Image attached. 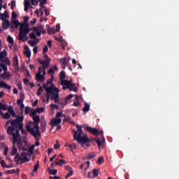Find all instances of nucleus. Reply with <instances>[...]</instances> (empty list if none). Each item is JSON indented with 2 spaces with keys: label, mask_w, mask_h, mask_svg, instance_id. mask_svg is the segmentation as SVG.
Returning <instances> with one entry per match:
<instances>
[{
  "label": "nucleus",
  "mask_w": 179,
  "mask_h": 179,
  "mask_svg": "<svg viewBox=\"0 0 179 179\" xmlns=\"http://www.w3.org/2000/svg\"><path fill=\"white\" fill-rule=\"evenodd\" d=\"M24 115H21L20 116L17 115L16 116V119H11L10 126L7 129L8 135H12L13 141L17 142L19 138H20V131H21L22 134L25 135L27 134V131L24 129Z\"/></svg>",
  "instance_id": "obj_1"
},
{
  "label": "nucleus",
  "mask_w": 179,
  "mask_h": 179,
  "mask_svg": "<svg viewBox=\"0 0 179 179\" xmlns=\"http://www.w3.org/2000/svg\"><path fill=\"white\" fill-rule=\"evenodd\" d=\"M40 116L37 113L34 117V122H30L27 125V132H30L31 135L34 136L35 138H37L38 136H41L40 132Z\"/></svg>",
  "instance_id": "obj_2"
},
{
  "label": "nucleus",
  "mask_w": 179,
  "mask_h": 179,
  "mask_svg": "<svg viewBox=\"0 0 179 179\" xmlns=\"http://www.w3.org/2000/svg\"><path fill=\"white\" fill-rule=\"evenodd\" d=\"M76 128L78 131L73 129L74 141H77L78 143H87L90 142L87 135H83V136H82L83 134L82 127H80V125H76Z\"/></svg>",
  "instance_id": "obj_3"
},
{
  "label": "nucleus",
  "mask_w": 179,
  "mask_h": 179,
  "mask_svg": "<svg viewBox=\"0 0 179 179\" xmlns=\"http://www.w3.org/2000/svg\"><path fill=\"white\" fill-rule=\"evenodd\" d=\"M19 29L20 32L18 39L20 41H22V43H25V41L29 39V36H27V32L25 29L24 22L22 24H20Z\"/></svg>",
  "instance_id": "obj_4"
},
{
  "label": "nucleus",
  "mask_w": 179,
  "mask_h": 179,
  "mask_svg": "<svg viewBox=\"0 0 179 179\" xmlns=\"http://www.w3.org/2000/svg\"><path fill=\"white\" fill-rule=\"evenodd\" d=\"M62 85H63V90L69 89V91H73L74 92L78 91L76 84H72V81H62Z\"/></svg>",
  "instance_id": "obj_5"
},
{
  "label": "nucleus",
  "mask_w": 179,
  "mask_h": 179,
  "mask_svg": "<svg viewBox=\"0 0 179 179\" xmlns=\"http://www.w3.org/2000/svg\"><path fill=\"white\" fill-rule=\"evenodd\" d=\"M6 110V109H8L7 104H3L2 102H0V115L3 117V120H10L11 115H10L8 110V112H6V113H3L1 110Z\"/></svg>",
  "instance_id": "obj_6"
},
{
  "label": "nucleus",
  "mask_w": 179,
  "mask_h": 179,
  "mask_svg": "<svg viewBox=\"0 0 179 179\" xmlns=\"http://www.w3.org/2000/svg\"><path fill=\"white\" fill-rule=\"evenodd\" d=\"M61 116H62V112H57L56 117H53L52 119H51L50 125L52 127H55L56 125H57L58 127V124H61L62 122Z\"/></svg>",
  "instance_id": "obj_7"
},
{
  "label": "nucleus",
  "mask_w": 179,
  "mask_h": 179,
  "mask_svg": "<svg viewBox=\"0 0 179 179\" xmlns=\"http://www.w3.org/2000/svg\"><path fill=\"white\" fill-rule=\"evenodd\" d=\"M38 62L42 65V71L43 72V76H45L46 75V68H48L51 62L50 58H48V59H44L42 61V59H40V58L38 59Z\"/></svg>",
  "instance_id": "obj_8"
},
{
  "label": "nucleus",
  "mask_w": 179,
  "mask_h": 179,
  "mask_svg": "<svg viewBox=\"0 0 179 179\" xmlns=\"http://www.w3.org/2000/svg\"><path fill=\"white\" fill-rule=\"evenodd\" d=\"M59 90H58V88L52 85V96H51L52 101H55V103H58L59 101Z\"/></svg>",
  "instance_id": "obj_9"
},
{
  "label": "nucleus",
  "mask_w": 179,
  "mask_h": 179,
  "mask_svg": "<svg viewBox=\"0 0 179 179\" xmlns=\"http://www.w3.org/2000/svg\"><path fill=\"white\" fill-rule=\"evenodd\" d=\"M42 71H43V66H39L38 71L35 77L36 80H38V82H44V80H45V78L43 75H43L41 74Z\"/></svg>",
  "instance_id": "obj_10"
},
{
  "label": "nucleus",
  "mask_w": 179,
  "mask_h": 179,
  "mask_svg": "<svg viewBox=\"0 0 179 179\" xmlns=\"http://www.w3.org/2000/svg\"><path fill=\"white\" fill-rule=\"evenodd\" d=\"M28 155L27 152H24L23 150L21 153V157L19 158V159L21 161V164H24V162H29L31 158H28Z\"/></svg>",
  "instance_id": "obj_11"
},
{
  "label": "nucleus",
  "mask_w": 179,
  "mask_h": 179,
  "mask_svg": "<svg viewBox=\"0 0 179 179\" xmlns=\"http://www.w3.org/2000/svg\"><path fill=\"white\" fill-rule=\"evenodd\" d=\"M45 91L46 92V102H48V103L50 102V98L51 96H52V85H50L49 87V88H48L47 87H45Z\"/></svg>",
  "instance_id": "obj_12"
},
{
  "label": "nucleus",
  "mask_w": 179,
  "mask_h": 179,
  "mask_svg": "<svg viewBox=\"0 0 179 179\" xmlns=\"http://www.w3.org/2000/svg\"><path fill=\"white\" fill-rule=\"evenodd\" d=\"M85 129L88 132L93 134V135H103V131H101V132H99V131H98L96 128H92V127H86Z\"/></svg>",
  "instance_id": "obj_13"
},
{
  "label": "nucleus",
  "mask_w": 179,
  "mask_h": 179,
  "mask_svg": "<svg viewBox=\"0 0 179 179\" xmlns=\"http://www.w3.org/2000/svg\"><path fill=\"white\" fill-rule=\"evenodd\" d=\"M29 17L28 16L25 15V17H24L23 24L27 35L31 31L29 27Z\"/></svg>",
  "instance_id": "obj_14"
},
{
  "label": "nucleus",
  "mask_w": 179,
  "mask_h": 179,
  "mask_svg": "<svg viewBox=\"0 0 179 179\" xmlns=\"http://www.w3.org/2000/svg\"><path fill=\"white\" fill-rule=\"evenodd\" d=\"M13 66L16 71H19V61L17 55H15L13 59Z\"/></svg>",
  "instance_id": "obj_15"
},
{
  "label": "nucleus",
  "mask_w": 179,
  "mask_h": 179,
  "mask_svg": "<svg viewBox=\"0 0 179 179\" xmlns=\"http://www.w3.org/2000/svg\"><path fill=\"white\" fill-rule=\"evenodd\" d=\"M57 69H58V66H57V65H54L53 67L51 66V68H50V69H48V73L52 74L50 78V79H52V82L54 79V73H55V71H57Z\"/></svg>",
  "instance_id": "obj_16"
},
{
  "label": "nucleus",
  "mask_w": 179,
  "mask_h": 179,
  "mask_svg": "<svg viewBox=\"0 0 179 179\" xmlns=\"http://www.w3.org/2000/svg\"><path fill=\"white\" fill-rule=\"evenodd\" d=\"M46 27H47V31L49 33L52 32L54 34L55 32H58L59 31H60V24H57L56 31H55V29H52V28H51V27H50V25H46Z\"/></svg>",
  "instance_id": "obj_17"
},
{
  "label": "nucleus",
  "mask_w": 179,
  "mask_h": 179,
  "mask_svg": "<svg viewBox=\"0 0 179 179\" xmlns=\"http://www.w3.org/2000/svg\"><path fill=\"white\" fill-rule=\"evenodd\" d=\"M66 171H68L69 173L66 175L65 178L66 179H68V178H70V176H72L73 175V171L72 170V168L68 165L67 166H65Z\"/></svg>",
  "instance_id": "obj_18"
},
{
  "label": "nucleus",
  "mask_w": 179,
  "mask_h": 179,
  "mask_svg": "<svg viewBox=\"0 0 179 179\" xmlns=\"http://www.w3.org/2000/svg\"><path fill=\"white\" fill-rule=\"evenodd\" d=\"M1 66L2 67V69L4 71V72L3 73H1L0 76H1V78L5 79L6 71H8V66H6V64L5 62L4 64H1Z\"/></svg>",
  "instance_id": "obj_19"
},
{
  "label": "nucleus",
  "mask_w": 179,
  "mask_h": 179,
  "mask_svg": "<svg viewBox=\"0 0 179 179\" xmlns=\"http://www.w3.org/2000/svg\"><path fill=\"white\" fill-rule=\"evenodd\" d=\"M20 22L17 21V18L15 20H12V24L10 25V28L14 29L15 27V28H18L19 25H20Z\"/></svg>",
  "instance_id": "obj_20"
},
{
  "label": "nucleus",
  "mask_w": 179,
  "mask_h": 179,
  "mask_svg": "<svg viewBox=\"0 0 179 179\" xmlns=\"http://www.w3.org/2000/svg\"><path fill=\"white\" fill-rule=\"evenodd\" d=\"M24 11H25L26 13L28 12L29 8H31V2H30V1H29V0H26V1L24 2Z\"/></svg>",
  "instance_id": "obj_21"
},
{
  "label": "nucleus",
  "mask_w": 179,
  "mask_h": 179,
  "mask_svg": "<svg viewBox=\"0 0 179 179\" xmlns=\"http://www.w3.org/2000/svg\"><path fill=\"white\" fill-rule=\"evenodd\" d=\"M0 17L3 22L6 20V18H9V13L8 11H4L3 14H0Z\"/></svg>",
  "instance_id": "obj_22"
},
{
  "label": "nucleus",
  "mask_w": 179,
  "mask_h": 179,
  "mask_svg": "<svg viewBox=\"0 0 179 179\" xmlns=\"http://www.w3.org/2000/svg\"><path fill=\"white\" fill-rule=\"evenodd\" d=\"M2 27H3V29H8V28H9V27H10L9 20H6V18L4 22H2Z\"/></svg>",
  "instance_id": "obj_23"
},
{
  "label": "nucleus",
  "mask_w": 179,
  "mask_h": 179,
  "mask_svg": "<svg viewBox=\"0 0 179 179\" xmlns=\"http://www.w3.org/2000/svg\"><path fill=\"white\" fill-rule=\"evenodd\" d=\"M20 99L17 100V105H20L21 106L22 102H24V94H23L22 92H20Z\"/></svg>",
  "instance_id": "obj_24"
},
{
  "label": "nucleus",
  "mask_w": 179,
  "mask_h": 179,
  "mask_svg": "<svg viewBox=\"0 0 179 179\" xmlns=\"http://www.w3.org/2000/svg\"><path fill=\"white\" fill-rule=\"evenodd\" d=\"M25 52H24V54H25V55H27V58H30L31 56V52L28 47V45H25Z\"/></svg>",
  "instance_id": "obj_25"
},
{
  "label": "nucleus",
  "mask_w": 179,
  "mask_h": 179,
  "mask_svg": "<svg viewBox=\"0 0 179 179\" xmlns=\"http://www.w3.org/2000/svg\"><path fill=\"white\" fill-rule=\"evenodd\" d=\"M8 110L9 115H11L12 116H16V113L12 106H8Z\"/></svg>",
  "instance_id": "obj_26"
},
{
  "label": "nucleus",
  "mask_w": 179,
  "mask_h": 179,
  "mask_svg": "<svg viewBox=\"0 0 179 179\" xmlns=\"http://www.w3.org/2000/svg\"><path fill=\"white\" fill-rule=\"evenodd\" d=\"M59 62L62 66L64 65H69V61L66 59V58H61Z\"/></svg>",
  "instance_id": "obj_27"
},
{
  "label": "nucleus",
  "mask_w": 179,
  "mask_h": 179,
  "mask_svg": "<svg viewBox=\"0 0 179 179\" xmlns=\"http://www.w3.org/2000/svg\"><path fill=\"white\" fill-rule=\"evenodd\" d=\"M34 149H35V145H31L28 148V155H33V153H34Z\"/></svg>",
  "instance_id": "obj_28"
},
{
  "label": "nucleus",
  "mask_w": 179,
  "mask_h": 179,
  "mask_svg": "<svg viewBox=\"0 0 179 179\" xmlns=\"http://www.w3.org/2000/svg\"><path fill=\"white\" fill-rule=\"evenodd\" d=\"M49 85H52V80H51V78H50V80H47V82H46V83L45 84H43V88H44V90H45V87H46L47 88H50V87H49Z\"/></svg>",
  "instance_id": "obj_29"
},
{
  "label": "nucleus",
  "mask_w": 179,
  "mask_h": 179,
  "mask_svg": "<svg viewBox=\"0 0 179 179\" xmlns=\"http://www.w3.org/2000/svg\"><path fill=\"white\" fill-rule=\"evenodd\" d=\"M90 105H89V103H87V102L85 103V106L83 108V110L85 113H87L90 110Z\"/></svg>",
  "instance_id": "obj_30"
},
{
  "label": "nucleus",
  "mask_w": 179,
  "mask_h": 179,
  "mask_svg": "<svg viewBox=\"0 0 179 179\" xmlns=\"http://www.w3.org/2000/svg\"><path fill=\"white\" fill-rule=\"evenodd\" d=\"M64 78H66V72L65 71H60V79L62 80H62H64Z\"/></svg>",
  "instance_id": "obj_31"
},
{
  "label": "nucleus",
  "mask_w": 179,
  "mask_h": 179,
  "mask_svg": "<svg viewBox=\"0 0 179 179\" xmlns=\"http://www.w3.org/2000/svg\"><path fill=\"white\" fill-rule=\"evenodd\" d=\"M4 57H7L6 50H3L1 52H0V61H2Z\"/></svg>",
  "instance_id": "obj_32"
},
{
  "label": "nucleus",
  "mask_w": 179,
  "mask_h": 179,
  "mask_svg": "<svg viewBox=\"0 0 179 179\" xmlns=\"http://www.w3.org/2000/svg\"><path fill=\"white\" fill-rule=\"evenodd\" d=\"M33 31L36 32V34L37 36H41V32L39 31L38 26V27H34Z\"/></svg>",
  "instance_id": "obj_33"
},
{
  "label": "nucleus",
  "mask_w": 179,
  "mask_h": 179,
  "mask_svg": "<svg viewBox=\"0 0 179 179\" xmlns=\"http://www.w3.org/2000/svg\"><path fill=\"white\" fill-rule=\"evenodd\" d=\"M7 41H8L9 44H12V45H13L14 39L13 36H11L10 35H8V36H7Z\"/></svg>",
  "instance_id": "obj_34"
},
{
  "label": "nucleus",
  "mask_w": 179,
  "mask_h": 179,
  "mask_svg": "<svg viewBox=\"0 0 179 179\" xmlns=\"http://www.w3.org/2000/svg\"><path fill=\"white\" fill-rule=\"evenodd\" d=\"M65 164H66V162L64 159H60L59 162H55V165H59V166H63Z\"/></svg>",
  "instance_id": "obj_35"
},
{
  "label": "nucleus",
  "mask_w": 179,
  "mask_h": 179,
  "mask_svg": "<svg viewBox=\"0 0 179 179\" xmlns=\"http://www.w3.org/2000/svg\"><path fill=\"white\" fill-rule=\"evenodd\" d=\"M96 155L94 152H90L88 153V155H87V157H88V159H92L93 157H95Z\"/></svg>",
  "instance_id": "obj_36"
},
{
  "label": "nucleus",
  "mask_w": 179,
  "mask_h": 179,
  "mask_svg": "<svg viewBox=\"0 0 179 179\" xmlns=\"http://www.w3.org/2000/svg\"><path fill=\"white\" fill-rule=\"evenodd\" d=\"M37 112V109H34V110H32V112L30 113V116L31 117L33 121H34V116H36Z\"/></svg>",
  "instance_id": "obj_37"
},
{
  "label": "nucleus",
  "mask_w": 179,
  "mask_h": 179,
  "mask_svg": "<svg viewBox=\"0 0 179 179\" xmlns=\"http://www.w3.org/2000/svg\"><path fill=\"white\" fill-rule=\"evenodd\" d=\"M41 129L42 130V132H44L45 131H46V122H41Z\"/></svg>",
  "instance_id": "obj_38"
},
{
  "label": "nucleus",
  "mask_w": 179,
  "mask_h": 179,
  "mask_svg": "<svg viewBox=\"0 0 179 179\" xmlns=\"http://www.w3.org/2000/svg\"><path fill=\"white\" fill-rule=\"evenodd\" d=\"M62 116H64V122H67L71 120L70 116H66V115H64V113H62Z\"/></svg>",
  "instance_id": "obj_39"
},
{
  "label": "nucleus",
  "mask_w": 179,
  "mask_h": 179,
  "mask_svg": "<svg viewBox=\"0 0 179 179\" xmlns=\"http://www.w3.org/2000/svg\"><path fill=\"white\" fill-rule=\"evenodd\" d=\"M43 91V87H39V88L36 92V94L38 95V96H40V95H41Z\"/></svg>",
  "instance_id": "obj_40"
},
{
  "label": "nucleus",
  "mask_w": 179,
  "mask_h": 179,
  "mask_svg": "<svg viewBox=\"0 0 179 179\" xmlns=\"http://www.w3.org/2000/svg\"><path fill=\"white\" fill-rule=\"evenodd\" d=\"M16 153H17V148H15V146H13V148L12 149L11 155H12V156H15V155H16Z\"/></svg>",
  "instance_id": "obj_41"
},
{
  "label": "nucleus",
  "mask_w": 179,
  "mask_h": 179,
  "mask_svg": "<svg viewBox=\"0 0 179 179\" xmlns=\"http://www.w3.org/2000/svg\"><path fill=\"white\" fill-rule=\"evenodd\" d=\"M3 62H4L6 66L7 65H8V66L11 65V62H10L9 58H6L5 59H3Z\"/></svg>",
  "instance_id": "obj_42"
},
{
  "label": "nucleus",
  "mask_w": 179,
  "mask_h": 179,
  "mask_svg": "<svg viewBox=\"0 0 179 179\" xmlns=\"http://www.w3.org/2000/svg\"><path fill=\"white\" fill-rule=\"evenodd\" d=\"M66 105H67V96L66 97L65 99H64L63 102L60 103V106H62V108H64Z\"/></svg>",
  "instance_id": "obj_43"
},
{
  "label": "nucleus",
  "mask_w": 179,
  "mask_h": 179,
  "mask_svg": "<svg viewBox=\"0 0 179 179\" xmlns=\"http://www.w3.org/2000/svg\"><path fill=\"white\" fill-rule=\"evenodd\" d=\"M29 36L31 39H37V36H36V34L34 31V32H31V34H29Z\"/></svg>",
  "instance_id": "obj_44"
},
{
  "label": "nucleus",
  "mask_w": 179,
  "mask_h": 179,
  "mask_svg": "<svg viewBox=\"0 0 179 179\" xmlns=\"http://www.w3.org/2000/svg\"><path fill=\"white\" fill-rule=\"evenodd\" d=\"M92 173H93V178H95L96 176H98V175H99L98 169H93L92 170Z\"/></svg>",
  "instance_id": "obj_45"
},
{
  "label": "nucleus",
  "mask_w": 179,
  "mask_h": 179,
  "mask_svg": "<svg viewBox=\"0 0 179 179\" xmlns=\"http://www.w3.org/2000/svg\"><path fill=\"white\" fill-rule=\"evenodd\" d=\"M15 5H16V1H10V8H11V10H14Z\"/></svg>",
  "instance_id": "obj_46"
},
{
  "label": "nucleus",
  "mask_w": 179,
  "mask_h": 179,
  "mask_svg": "<svg viewBox=\"0 0 179 179\" xmlns=\"http://www.w3.org/2000/svg\"><path fill=\"white\" fill-rule=\"evenodd\" d=\"M19 157H20V153H16L15 157V161L17 164H19V161H20V159H19Z\"/></svg>",
  "instance_id": "obj_47"
},
{
  "label": "nucleus",
  "mask_w": 179,
  "mask_h": 179,
  "mask_svg": "<svg viewBox=\"0 0 179 179\" xmlns=\"http://www.w3.org/2000/svg\"><path fill=\"white\" fill-rule=\"evenodd\" d=\"M29 112H31L30 106H25V115H29Z\"/></svg>",
  "instance_id": "obj_48"
},
{
  "label": "nucleus",
  "mask_w": 179,
  "mask_h": 179,
  "mask_svg": "<svg viewBox=\"0 0 179 179\" xmlns=\"http://www.w3.org/2000/svg\"><path fill=\"white\" fill-rule=\"evenodd\" d=\"M16 18H17V14H16V13H15V11L12 12V22H13V20H16Z\"/></svg>",
  "instance_id": "obj_49"
},
{
  "label": "nucleus",
  "mask_w": 179,
  "mask_h": 179,
  "mask_svg": "<svg viewBox=\"0 0 179 179\" xmlns=\"http://www.w3.org/2000/svg\"><path fill=\"white\" fill-rule=\"evenodd\" d=\"M38 30L41 32V35L42 31H43V29H44V27H43V25H42V24H39V25H38Z\"/></svg>",
  "instance_id": "obj_50"
},
{
  "label": "nucleus",
  "mask_w": 179,
  "mask_h": 179,
  "mask_svg": "<svg viewBox=\"0 0 179 179\" xmlns=\"http://www.w3.org/2000/svg\"><path fill=\"white\" fill-rule=\"evenodd\" d=\"M104 162V158L103 157H99L98 159V164H103Z\"/></svg>",
  "instance_id": "obj_51"
},
{
  "label": "nucleus",
  "mask_w": 179,
  "mask_h": 179,
  "mask_svg": "<svg viewBox=\"0 0 179 179\" xmlns=\"http://www.w3.org/2000/svg\"><path fill=\"white\" fill-rule=\"evenodd\" d=\"M69 147L71 148V150L73 151V149H76V143H72L71 145H68Z\"/></svg>",
  "instance_id": "obj_52"
},
{
  "label": "nucleus",
  "mask_w": 179,
  "mask_h": 179,
  "mask_svg": "<svg viewBox=\"0 0 179 179\" xmlns=\"http://www.w3.org/2000/svg\"><path fill=\"white\" fill-rule=\"evenodd\" d=\"M95 142H96L98 148H101L102 143L100 139H95Z\"/></svg>",
  "instance_id": "obj_53"
},
{
  "label": "nucleus",
  "mask_w": 179,
  "mask_h": 179,
  "mask_svg": "<svg viewBox=\"0 0 179 179\" xmlns=\"http://www.w3.org/2000/svg\"><path fill=\"white\" fill-rule=\"evenodd\" d=\"M74 95L72 94H70L69 95H68L66 96V103H68V101L69 99H71L72 98H73Z\"/></svg>",
  "instance_id": "obj_54"
},
{
  "label": "nucleus",
  "mask_w": 179,
  "mask_h": 179,
  "mask_svg": "<svg viewBox=\"0 0 179 179\" xmlns=\"http://www.w3.org/2000/svg\"><path fill=\"white\" fill-rule=\"evenodd\" d=\"M23 82L25 85H28V84H29V80H28V78H24Z\"/></svg>",
  "instance_id": "obj_55"
},
{
  "label": "nucleus",
  "mask_w": 179,
  "mask_h": 179,
  "mask_svg": "<svg viewBox=\"0 0 179 179\" xmlns=\"http://www.w3.org/2000/svg\"><path fill=\"white\" fill-rule=\"evenodd\" d=\"M44 110H45V108L43 106H41V108H37V112L38 113H41V112H44Z\"/></svg>",
  "instance_id": "obj_56"
},
{
  "label": "nucleus",
  "mask_w": 179,
  "mask_h": 179,
  "mask_svg": "<svg viewBox=\"0 0 179 179\" xmlns=\"http://www.w3.org/2000/svg\"><path fill=\"white\" fill-rule=\"evenodd\" d=\"M50 173H51V175H57V169H51V171H50Z\"/></svg>",
  "instance_id": "obj_57"
},
{
  "label": "nucleus",
  "mask_w": 179,
  "mask_h": 179,
  "mask_svg": "<svg viewBox=\"0 0 179 179\" xmlns=\"http://www.w3.org/2000/svg\"><path fill=\"white\" fill-rule=\"evenodd\" d=\"M20 110H21V113H24L23 112V109L24 108V102L21 103V105H20Z\"/></svg>",
  "instance_id": "obj_58"
},
{
  "label": "nucleus",
  "mask_w": 179,
  "mask_h": 179,
  "mask_svg": "<svg viewBox=\"0 0 179 179\" xmlns=\"http://www.w3.org/2000/svg\"><path fill=\"white\" fill-rule=\"evenodd\" d=\"M4 88L6 90H8V91H10V90H11L10 85H8V84H6V83H5Z\"/></svg>",
  "instance_id": "obj_59"
},
{
  "label": "nucleus",
  "mask_w": 179,
  "mask_h": 179,
  "mask_svg": "<svg viewBox=\"0 0 179 179\" xmlns=\"http://www.w3.org/2000/svg\"><path fill=\"white\" fill-rule=\"evenodd\" d=\"M36 22H37V20H36V18H34L32 20V21H30L29 24H30V25H34V24H36Z\"/></svg>",
  "instance_id": "obj_60"
},
{
  "label": "nucleus",
  "mask_w": 179,
  "mask_h": 179,
  "mask_svg": "<svg viewBox=\"0 0 179 179\" xmlns=\"http://www.w3.org/2000/svg\"><path fill=\"white\" fill-rule=\"evenodd\" d=\"M55 149H59L60 148V143H59L57 141L54 145Z\"/></svg>",
  "instance_id": "obj_61"
},
{
  "label": "nucleus",
  "mask_w": 179,
  "mask_h": 179,
  "mask_svg": "<svg viewBox=\"0 0 179 179\" xmlns=\"http://www.w3.org/2000/svg\"><path fill=\"white\" fill-rule=\"evenodd\" d=\"M49 48L48 47V45H45L44 48H43V55H45L46 52H48Z\"/></svg>",
  "instance_id": "obj_62"
},
{
  "label": "nucleus",
  "mask_w": 179,
  "mask_h": 179,
  "mask_svg": "<svg viewBox=\"0 0 179 179\" xmlns=\"http://www.w3.org/2000/svg\"><path fill=\"white\" fill-rule=\"evenodd\" d=\"M1 165L2 168H6V166H7L5 161H1Z\"/></svg>",
  "instance_id": "obj_63"
},
{
  "label": "nucleus",
  "mask_w": 179,
  "mask_h": 179,
  "mask_svg": "<svg viewBox=\"0 0 179 179\" xmlns=\"http://www.w3.org/2000/svg\"><path fill=\"white\" fill-rule=\"evenodd\" d=\"M0 87L5 88V83L4 81H0Z\"/></svg>",
  "instance_id": "obj_64"
}]
</instances>
